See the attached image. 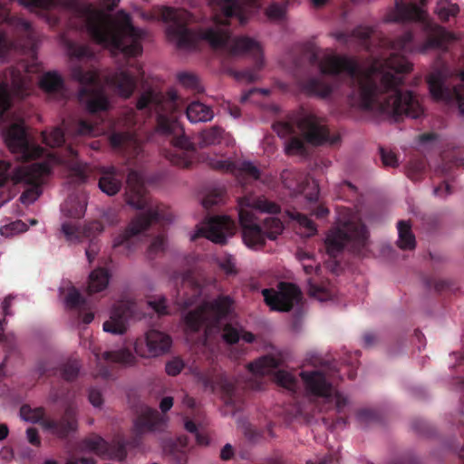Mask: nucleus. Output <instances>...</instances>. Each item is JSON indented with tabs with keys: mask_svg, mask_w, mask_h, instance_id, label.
<instances>
[{
	"mask_svg": "<svg viewBox=\"0 0 464 464\" xmlns=\"http://www.w3.org/2000/svg\"><path fill=\"white\" fill-rule=\"evenodd\" d=\"M426 1L395 0L390 20L414 24L393 39H381L382 45L391 53L388 57L374 58L367 69L345 55L326 54L320 58L314 48L308 51L310 64H317L324 75L345 74L347 99L352 107L376 112L393 121L420 119L424 115L420 100L413 92L401 89L404 84L401 74L412 69L405 54L447 51L448 44L454 40L451 33L429 17L423 8Z\"/></svg>",
	"mask_w": 464,
	"mask_h": 464,
	"instance_id": "obj_1",
	"label": "nucleus"
},
{
	"mask_svg": "<svg viewBox=\"0 0 464 464\" xmlns=\"http://www.w3.org/2000/svg\"><path fill=\"white\" fill-rule=\"evenodd\" d=\"M18 1L32 9L47 10L61 5L69 12L68 25L78 31H86L96 44L125 57H136L142 53L144 33L133 25L130 15L123 10L112 17L82 0Z\"/></svg>",
	"mask_w": 464,
	"mask_h": 464,
	"instance_id": "obj_2",
	"label": "nucleus"
},
{
	"mask_svg": "<svg viewBox=\"0 0 464 464\" xmlns=\"http://www.w3.org/2000/svg\"><path fill=\"white\" fill-rule=\"evenodd\" d=\"M159 17L167 24L166 34L169 41L179 49H196L201 40L208 42L212 48H225L231 55H249L255 61L254 68L237 72V79L254 82L258 79V71L263 67L262 49L258 42L248 36L231 39L227 29L208 28L194 31L188 28L191 14L185 9L162 6Z\"/></svg>",
	"mask_w": 464,
	"mask_h": 464,
	"instance_id": "obj_3",
	"label": "nucleus"
},
{
	"mask_svg": "<svg viewBox=\"0 0 464 464\" xmlns=\"http://www.w3.org/2000/svg\"><path fill=\"white\" fill-rule=\"evenodd\" d=\"M126 202L136 209L145 210L131 219L125 230L113 239V248L124 247L126 253L132 251L137 237L151 227H159L160 233L148 247L147 256L154 259L166 248L164 226L172 221V214L163 204L154 203L147 195L144 178L137 170H130L126 179Z\"/></svg>",
	"mask_w": 464,
	"mask_h": 464,
	"instance_id": "obj_4",
	"label": "nucleus"
},
{
	"mask_svg": "<svg viewBox=\"0 0 464 464\" xmlns=\"http://www.w3.org/2000/svg\"><path fill=\"white\" fill-rule=\"evenodd\" d=\"M136 108L155 113L158 131L171 136L172 149L166 154L171 164L189 168L196 160L197 149L179 121L182 110L178 96L175 93L166 96L160 92L150 89L140 95Z\"/></svg>",
	"mask_w": 464,
	"mask_h": 464,
	"instance_id": "obj_5",
	"label": "nucleus"
},
{
	"mask_svg": "<svg viewBox=\"0 0 464 464\" xmlns=\"http://www.w3.org/2000/svg\"><path fill=\"white\" fill-rule=\"evenodd\" d=\"M273 129L280 137L292 136L285 145L288 155H308L305 142L319 146L324 143L336 145L341 140L339 134H331L324 119L310 112L301 116L291 115L286 121H278L273 124Z\"/></svg>",
	"mask_w": 464,
	"mask_h": 464,
	"instance_id": "obj_6",
	"label": "nucleus"
},
{
	"mask_svg": "<svg viewBox=\"0 0 464 464\" xmlns=\"http://www.w3.org/2000/svg\"><path fill=\"white\" fill-rule=\"evenodd\" d=\"M239 224L242 228L244 243L251 248H261L266 239L275 240L283 232L284 225L278 218L270 217L263 221V226L257 221L255 212L277 214L281 208L278 204L265 197L245 196L238 201Z\"/></svg>",
	"mask_w": 464,
	"mask_h": 464,
	"instance_id": "obj_7",
	"label": "nucleus"
},
{
	"mask_svg": "<svg viewBox=\"0 0 464 464\" xmlns=\"http://www.w3.org/2000/svg\"><path fill=\"white\" fill-rule=\"evenodd\" d=\"M11 163L0 160V187H4L8 180L14 184L24 183L27 186L20 196L23 204L29 205L34 202L42 193V185L52 173L51 160L34 162L27 167H18L12 169Z\"/></svg>",
	"mask_w": 464,
	"mask_h": 464,
	"instance_id": "obj_8",
	"label": "nucleus"
},
{
	"mask_svg": "<svg viewBox=\"0 0 464 464\" xmlns=\"http://www.w3.org/2000/svg\"><path fill=\"white\" fill-rule=\"evenodd\" d=\"M234 304V298L226 295H218L211 301H204L185 315L186 330L197 333L203 329L207 336L213 329L219 328L220 322L233 313Z\"/></svg>",
	"mask_w": 464,
	"mask_h": 464,
	"instance_id": "obj_9",
	"label": "nucleus"
},
{
	"mask_svg": "<svg viewBox=\"0 0 464 464\" xmlns=\"http://www.w3.org/2000/svg\"><path fill=\"white\" fill-rule=\"evenodd\" d=\"M368 230L360 219H349L331 229L325 238L326 252L331 257H337L345 247L359 254L365 247Z\"/></svg>",
	"mask_w": 464,
	"mask_h": 464,
	"instance_id": "obj_10",
	"label": "nucleus"
},
{
	"mask_svg": "<svg viewBox=\"0 0 464 464\" xmlns=\"http://www.w3.org/2000/svg\"><path fill=\"white\" fill-rule=\"evenodd\" d=\"M72 78L82 86L79 91V102L85 106L90 113L105 111L110 103L102 89L97 87L99 75L93 70H84L80 64H73L71 72Z\"/></svg>",
	"mask_w": 464,
	"mask_h": 464,
	"instance_id": "obj_11",
	"label": "nucleus"
},
{
	"mask_svg": "<svg viewBox=\"0 0 464 464\" xmlns=\"http://www.w3.org/2000/svg\"><path fill=\"white\" fill-rule=\"evenodd\" d=\"M300 377L304 382L306 392L322 399L323 404L319 409L320 411L333 410L337 413L343 412L347 405V399L334 390L322 372L303 371L300 372Z\"/></svg>",
	"mask_w": 464,
	"mask_h": 464,
	"instance_id": "obj_12",
	"label": "nucleus"
},
{
	"mask_svg": "<svg viewBox=\"0 0 464 464\" xmlns=\"http://www.w3.org/2000/svg\"><path fill=\"white\" fill-rule=\"evenodd\" d=\"M448 73V66L442 63L428 74L427 83L430 92L438 101L456 100L459 113L464 116V71L458 76L459 82L452 88L445 84Z\"/></svg>",
	"mask_w": 464,
	"mask_h": 464,
	"instance_id": "obj_13",
	"label": "nucleus"
},
{
	"mask_svg": "<svg viewBox=\"0 0 464 464\" xmlns=\"http://www.w3.org/2000/svg\"><path fill=\"white\" fill-rule=\"evenodd\" d=\"M20 416L26 421L38 423L44 431L72 432L78 425L76 411L72 407H68L58 420L47 417L43 407L31 408L26 404L20 408Z\"/></svg>",
	"mask_w": 464,
	"mask_h": 464,
	"instance_id": "obj_14",
	"label": "nucleus"
},
{
	"mask_svg": "<svg viewBox=\"0 0 464 464\" xmlns=\"http://www.w3.org/2000/svg\"><path fill=\"white\" fill-rule=\"evenodd\" d=\"M3 135L8 149L24 161L40 158L45 152L44 148L30 140L23 122L13 123Z\"/></svg>",
	"mask_w": 464,
	"mask_h": 464,
	"instance_id": "obj_15",
	"label": "nucleus"
},
{
	"mask_svg": "<svg viewBox=\"0 0 464 464\" xmlns=\"http://www.w3.org/2000/svg\"><path fill=\"white\" fill-rule=\"evenodd\" d=\"M144 313L140 304L132 300H121L115 304L110 319L103 323V330L112 334H123L127 331L129 320H140Z\"/></svg>",
	"mask_w": 464,
	"mask_h": 464,
	"instance_id": "obj_16",
	"label": "nucleus"
},
{
	"mask_svg": "<svg viewBox=\"0 0 464 464\" xmlns=\"http://www.w3.org/2000/svg\"><path fill=\"white\" fill-rule=\"evenodd\" d=\"M262 295L270 309L279 312H289L301 299L300 289L295 285L286 282L279 283L278 291L272 288L263 289Z\"/></svg>",
	"mask_w": 464,
	"mask_h": 464,
	"instance_id": "obj_17",
	"label": "nucleus"
},
{
	"mask_svg": "<svg viewBox=\"0 0 464 464\" xmlns=\"http://www.w3.org/2000/svg\"><path fill=\"white\" fill-rule=\"evenodd\" d=\"M172 344L171 337L158 330H150L144 337L134 343V350L141 357H157L169 352Z\"/></svg>",
	"mask_w": 464,
	"mask_h": 464,
	"instance_id": "obj_18",
	"label": "nucleus"
},
{
	"mask_svg": "<svg viewBox=\"0 0 464 464\" xmlns=\"http://www.w3.org/2000/svg\"><path fill=\"white\" fill-rule=\"evenodd\" d=\"M235 222L226 216H215L207 218L204 226L199 227L193 237H203L208 240L225 245L228 237H231L235 230Z\"/></svg>",
	"mask_w": 464,
	"mask_h": 464,
	"instance_id": "obj_19",
	"label": "nucleus"
},
{
	"mask_svg": "<svg viewBox=\"0 0 464 464\" xmlns=\"http://www.w3.org/2000/svg\"><path fill=\"white\" fill-rule=\"evenodd\" d=\"M204 385L212 392L220 389L226 405L231 406L234 413L242 409L245 399L238 382H234L225 374H219L215 381L210 378H205Z\"/></svg>",
	"mask_w": 464,
	"mask_h": 464,
	"instance_id": "obj_20",
	"label": "nucleus"
},
{
	"mask_svg": "<svg viewBox=\"0 0 464 464\" xmlns=\"http://www.w3.org/2000/svg\"><path fill=\"white\" fill-rule=\"evenodd\" d=\"M280 360L272 355H265L247 365V373L251 376L246 382L244 388L251 390H261L263 378L272 373L280 365Z\"/></svg>",
	"mask_w": 464,
	"mask_h": 464,
	"instance_id": "obj_21",
	"label": "nucleus"
},
{
	"mask_svg": "<svg viewBox=\"0 0 464 464\" xmlns=\"http://www.w3.org/2000/svg\"><path fill=\"white\" fill-rule=\"evenodd\" d=\"M169 418L160 414L156 409L143 407L134 420V428L140 434L163 432L167 428Z\"/></svg>",
	"mask_w": 464,
	"mask_h": 464,
	"instance_id": "obj_22",
	"label": "nucleus"
},
{
	"mask_svg": "<svg viewBox=\"0 0 464 464\" xmlns=\"http://www.w3.org/2000/svg\"><path fill=\"white\" fill-rule=\"evenodd\" d=\"M203 294L202 284L195 277L191 271L182 275L180 289L177 290L176 304L187 309L194 305Z\"/></svg>",
	"mask_w": 464,
	"mask_h": 464,
	"instance_id": "obj_23",
	"label": "nucleus"
},
{
	"mask_svg": "<svg viewBox=\"0 0 464 464\" xmlns=\"http://www.w3.org/2000/svg\"><path fill=\"white\" fill-rule=\"evenodd\" d=\"M219 11L221 12L224 19H217L218 24H228V19L237 18L240 24H245L248 16L246 8L243 5L249 7H256L257 0H213Z\"/></svg>",
	"mask_w": 464,
	"mask_h": 464,
	"instance_id": "obj_24",
	"label": "nucleus"
},
{
	"mask_svg": "<svg viewBox=\"0 0 464 464\" xmlns=\"http://www.w3.org/2000/svg\"><path fill=\"white\" fill-rule=\"evenodd\" d=\"M100 174L98 182L100 189L109 196L116 195L122 187L125 177L123 170L114 166L102 167Z\"/></svg>",
	"mask_w": 464,
	"mask_h": 464,
	"instance_id": "obj_25",
	"label": "nucleus"
},
{
	"mask_svg": "<svg viewBox=\"0 0 464 464\" xmlns=\"http://www.w3.org/2000/svg\"><path fill=\"white\" fill-rule=\"evenodd\" d=\"M106 81L124 99L130 98L137 87L136 77L125 70H118L108 75Z\"/></svg>",
	"mask_w": 464,
	"mask_h": 464,
	"instance_id": "obj_26",
	"label": "nucleus"
},
{
	"mask_svg": "<svg viewBox=\"0 0 464 464\" xmlns=\"http://www.w3.org/2000/svg\"><path fill=\"white\" fill-rule=\"evenodd\" d=\"M80 368L81 363L78 360L70 359L65 363H63L61 368L51 367L48 362H41L38 364L36 371L39 377L45 375L53 376L60 373L64 380L72 381L78 376Z\"/></svg>",
	"mask_w": 464,
	"mask_h": 464,
	"instance_id": "obj_27",
	"label": "nucleus"
},
{
	"mask_svg": "<svg viewBox=\"0 0 464 464\" xmlns=\"http://www.w3.org/2000/svg\"><path fill=\"white\" fill-rule=\"evenodd\" d=\"M41 90L50 99L62 100L66 96V87L63 77L56 72H47L39 81Z\"/></svg>",
	"mask_w": 464,
	"mask_h": 464,
	"instance_id": "obj_28",
	"label": "nucleus"
},
{
	"mask_svg": "<svg viewBox=\"0 0 464 464\" xmlns=\"http://www.w3.org/2000/svg\"><path fill=\"white\" fill-rule=\"evenodd\" d=\"M215 168L230 171L236 176L248 179L257 180L260 178L259 169L250 161H243L237 165L231 161L220 160L217 162Z\"/></svg>",
	"mask_w": 464,
	"mask_h": 464,
	"instance_id": "obj_29",
	"label": "nucleus"
},
{
	"mask_svg": "<svg viewBox=\"0 0 464 464\" xmlns=\"http://www.w3.org/2000/svg\"><path fill=\"white\" fill-rule=\"evenodd\" d=\"M67 152L70 159L65 161V164L68 166L70 170V181L75 184L84 183L88 179L87 164L77 160L78 152L74 148L69 146L67 148Z\"/></svg>",
	"mask_w": 464,
	"mask_h": 464,
	"instance_id": "obj_30",
	"label": "nucleus"
},
{
	"mask_svg": "<svg viewBox=\"0 0 464 464\" xmlns=\"http://www.w3.org/2000/svg\"><path fill=\"white\" fill-rule=\"evenodd\" d=\"M185 113L191 123L208 122L214 118L212 107L198 101L189 102L186 107Z\"/></svg>",
	"mask_w": 464,
	"mask_h": 464,
	"instance_id": "obj_31",
	"label": "nucleus"
},
{
	"mask_svg": "<svg viewBox=\"0 0 464 464\" xmlns=\"http://www.w3.org/2000/svg\"><path fill=\"white\" fill-rule=\"evenodd\" d=\"M374 31L369 26H358L354 28L351 33L341 32L336 34L337 41L343 44H349L353 38H356L361 41L362 44L370 51L371 43L370 40L373 35Z\"/></svg>",
	"mask_w": 464,
	"mask_h": 464,
	"instance_id": "obj_32",
	"label": "nucleus"
},
{
	"mask_svg": "<svg viewBox=\"0 0 464 464\" xmlns=\"http://www.w3.org/2000/svg\"><path fill=\"white\" fill-rule=\"evenodd\" d=\"M301 86L308 95L323 99L329 97L334 92V87L331 84L316 77L304 81Z\"/></svg>",
	"mask_w": 464,
	"mask_h": 464,
	"instance_id": "obj_33",
	"label": "nucleus"
},
{
	"mask_svg": "<svg viewBox=\"0 0 464 464\" xmlns=\"http://www.w3.org/2000/svg\"><path fill=\"white\" fill-rule=\"evenodd\" d=\"M10 22L15 28L22 32L29 39H33L34 30L32 24L20 17H11L10 10L5 2L0 1V24Z\"/></svg>",
	"mask_w": 464,
	"mask_h": 464,
	"instance_id": "obj_34",
	"label": "nucleus"
},
{
	"mask_svg": "<svg viewBox=\"0 0 464 464\" xmlns=\"http://www.w3.org/2000/svg\"><path fill=\"white\" fill-rule=\"evenodd\" d=\"M222 337L227 343L234 344L243 340L245 343H251L255 341V335L244 330L241 326H233L227 324L223 328Z\"/></svg>",
	"mask_w": 464,
	"mask_h": 464,
	"instance_id": "obj_35",
	"label": "nucleus"
},
{
	"mask_svg": "<svg viewBox=\"0 0 464 464\" xmlns=\"http://www.w3.org/2000/svg\"><path fill=\"white\" fill-rule=\"evenodd\" d=\"M397 228H398V246L401 249L404 250H411L415 247L416 240L415 236L413 235L411 231V226L410 222L405 220H400L397 223Z\"/></svg>",
	"mask_w": 464,
	"mask_h": 464,
	"instance_id": "obj_36",
	"label": "nucleus"
},
{
	"mask_svg": "<svg viewBox=\"0 0 464 464\" xmlns=\"http://www.w3.org/2000/svg\"><path fill=\"white\" fill-rule=\"evenodd\" d=\"M434 13L442 23L450 22L455 19L459 13V6L450 0H438Z\"/></svg>",
	"mask_w": 464,
	"mask_h": 464,
	"instance_id": "obj_37",
	"label": "nucleus"
},
{
	"mask_svg": "<svg viewBox=\"0 0 464 464\" xmlns=\"http://www.w3.org/2000/svg\"><path fill=\"white\" fill-rule=\"evenodd\" d=\"M110 279V274L105 268H97L89 276L88 291L89 294L99 293L104 290Z\"/></svg>",
	"mask_w": 464,
	"mask_h": 464,
	"instance_id": "obj_38",
	"label": "nucleus"
},
{
	"mask_svg": "<svg viewBox=\"0 0 464 464\" xmlns=\"http://www.w3.org/2000/svg\"><path fill=\"white\" fill-rule=\"evenodd\" d=\"M224 130L219 126H213L202 130L198 134V146L206 148L211 145L219 144L223 140Z\"/></svg>",
	"mask_w": 464,
	"mask_h": 464,
	"instance_id": "obj_39",
	"label": "nucleus"
},
{
	"mask_svg": "<svg viewBox=\"0 0 464 464\" xmlns=\"http://www.w3.org/2000/svg\"><path fill=\"white\" fill-rule=\"evenodd\" d=\"M102 359L106 362H117L123 365H133L136 362V358L130 350L127 348L108 351L102 353Z\"/></svg>",
	"mask_w": 464,
	"mask_h": 464,
	"instance_id": "obj_40",
	"label": "nucleus"
},
{
	"mask_svg": "<svg viewBox=\"0 0 464 464\" xmlns=\"http://www.w3.org/2000/svg\"><path fill=\"white\" fill-rule=\"evenodd\" d=\"M357 420L363 425H372L382 421V413L375 408H362L356 413Z\"/></svg>",
	"mask_w": 464,
	"mask_h": 464,
	"instance_id": "obj_41",
	"label": "nucleus"
},
{
	"mask_svg": "<svg viewBox=\"0 0 464 464\" xmlns=\"http://www.w3.org/2000/svg\"><path fill=\"white\" fill-rule=\"evenodd\" d=\"M109 140L111 146L119 151H124L129 146L136 144L132 135L127 132H113L111 134Z\"/></svg>",
	"mask_w": 464,
	"mask_h": 464,
	"instance_id": "obj_42",
	"label": "nucleus"
},
{
	"mask_svg": "<svg viewBox=\"0 0 464 464\" xmlns=\"http://www.w3.org/2000/svg\"><path fill=\"white\" fill-rule=\"evenodd\" d=\"M43 142L51 148L62 146L65 142L64 131L60 127H54L50 131L42 132Z\"/></svg>",
	"mask_w": 464,
	"mask_h": 464,
	"instance_id": "obj_43",
	"label": "nucleus"
},
{
	"mask_svg": "<svg viewBox=\"0 0 464 464\" xmlns=\"http://www.w3.org/2000/svg\"><path fill=\"white\" fill-rule=\"evenodd\" d=\"M179 82L186 89L190 90L196 93H200L204 91L197 75L191 72H183L177 75Z\"/></svg>",
	"mask_w": 464,
	"mask_h": 464,
	"instance_id": "obj_44",
	"label": "nucleus"
},
{
	"mask_svg": "<svg viewBox=\"0 0 464 464\" xmlns=\"http://www.w3.org/2000/svg\"><path fill=\"white\" fill-rule=\"evenodd\" d=\"M296 191L304 194L305 198L310 202H314L318 199L319 188L314 179L310 180L305 178L298 184Z\"/></svg>",
	"mask_w": 464,
	"mask_h": 464,
	"instance_id": "obj_45",
	"label": "nucleus"
},
{
	"mask_svg": "<svg viewBox=\"0 0 464 464\" xmlns=\"http://www.w3.org/2000/svg\"><path fill=\"white\" fill-rule=\"evenodd\" d=\"M64 304L69 309H79L85 304V300L79 290L75 286L71 285L64 296Z\"/></svg>",
	"mask_w": 464,
	"mask_h": 464,
	"instance_id": "obj_46",
	"label": "nucleus"
},
{
	"mask_svg": "<svg viewBox=\"0 0 464 464\" xmlns=\"http://www.w3.org/2000/svg\"><path fill=\"white\" fill-rule=\"evenodd\" d=\"M288 2L283 0L281 3H273L266 10V14L270 20L283 21L285 18Z\"/></svg>",
	"mask_w": 464,
	"mask_h": 464,
	"instance_id": "obj_47",
	"label": "nucleus"
},
{
	"mask_svg": "<svg viewBox=\"0 0 464 464\" xmlns=\"http://www.w3.org/2000/svg\"><path fill=\"white\" fill-rule=\"evenodd\" d=\"M225 190L222 188H212L202 199V206L206 209H209L216 205L224 202Z\"/></svg>",
	"mask_w": 464,
	"mask_h": 464,
	"instance_id": "obj_48",
	"label": "nucleus"
},
{
	"mask_svg": "<svg viewBox=\"0 0 464 464\" xmlns=\"http://www.w3.org/2000/svg\"><path fill=\"white\" fill-rule=\"evenodd\" d=\"M105 448L106 442L102 436L94 437V439L85 437L81 445V450H87L97 454L102 453Z\"/></svg>",
	"mask_w": 464,
	"mask_h": 464,
	"instance_id": "obj_49",
	"label": "nucleus"
},
{
	"mask_svg": "<svg viewBox=\"0 0 464 464\" xmlns=\"http://www.w3.org/2000/svg\"><path fill=\"white\" fill-rule=\"evenodd\" d=\"M275 381L280 386L288 389L290 391H294L297 386L296 378L288 372L283 370H277L275 372Z\"/></svg>",
	"mask_w": 464,
	"mask_h": 464,
	"instance_id": "obj_50",
	"label": "nucleus"
},
{
	"mask_svg": "<svg viewBox=\"0 0 464 464\" xmlns=\"http://www.w3.org/2000/svg\"><path fill=\"white\" fill-rule=\"evenodd\" d=\"M12 107V95L7 82H0V120Z\"/></svg>",
	"mask_w": 464,
	"mask_h": 464,
	"instance_id": "obj_51",
	"label": "nucleus"
},
{
	"mask_svg": "<svg viewBox=\"0 0 464 464\" xmlns=\"http://www.w3.org/2000/svg\"><path fill=\"white\" fill-rule=\"evenodd\" d=\"M426 162L423 159L411 160L409 162L407 175L411 180H418L424 173Z\"/></svg>",
	"mask_w": 464,
	"mask_h": 464,
	"instance_id": "obj_52",
	"label": "nucleus"
},
{
	"mask_svg": "<svg viewBox=\"0 0 464 464\" xmlns=\"http://www.w3.org/2000/svg\"><path fill=\"white\" fill-rule=\"evenodd\" d=\"M68 49L71 57L75 58L78 61L82 59H92L94 57L93 52L86 45H78L71 43Z\"/></svg>",
	"mask_w": 464,
	"mask_h": 464,
	"instance_id": "obj_53",
	"label": "nucleus"
},
{
	"mask_svg": "<svg viewBox=\"0 0 464 464\" xmlns=\"http://www.w3.org/2000/svg\"><path fill=\"white\" fill-rule=\"evenodd\" d=\"M292 218L296 220L301 227L305 228L307 237L314 236L316 233L317 230L315 224L306 215L295 212L292 215Z\"/></svg>",
	"mask_w": 464,
	"mask_h": 464,
	"instance_id": "obj_54",
	"label": "nucleus"
},
{
	"mask_svg": "<svg viewBox=\"0 0 464 464\" xmlns=\"http://www.w3.org/2000/svg\"><path fill=\"white\" fill-rule=\"evenodd\" d=\"M166 297L163 295L154 296L148 300L147 304L159 315L169 314Z\"/></svg>",
	"mask_w": 464,
	"mask_h": 464,
	"instance_id": "obj_55",
	"label": "nucleus"
},
{
	"mask_svg": "<svg viewBox=\"0 0 464 464\" xmlns=\"http://www.w3.org/2000/svg\"><path fill=\"white\" fill-rule=\"evenodd\" d=\"M73 131L77 136L92 135L94 131V126L87 121L80 120L75 122Z\"/></svg>",
	"mask_w": 464,
	"mask_h": 464,
	"instance_id": "obj_56",
	"label": "nucleus"
},
{
	"mask_svg": "<svg viewBox=\"0 0 464 464\" xmlns=\"http://www.w3.org/2000/svg\"><path fill=\"white\" fill-rule=\"evenodd\" d=\"M380 154L382 162L384 167L395 168L398 166L397 156L392 151H389L383 148H380Z\"/></svg>",
	"mask_w": 464,
	"mask_h": 464,
	"instance_id": "obj_57",
	"label": "nucleus"
},
{
	"mask_svg": "<svg viewBox=\"0 0 464 464\" xmlns=\"http://www.w3.org/2000/svg\"><path fill=\"white\" fill-rule=\"evenodd\" d=\"M104 227L101 221L94 220L88 223L84 227V235L86 237H94L97 234H101Z\"/></svg>",
	"mask_w": 464,
	"mask_h": 464,
	"instance_id": "obj_58",
	"label": "nucleus"
},
{
	"mask_svg": "<svg viewBox=\"0 0 464 464\" xmlns=\"http://www.w3.org/2000/svg\"><path fill=\"white\" fill-rule=\"evenodd\" d=\"M62 231L66 237L67 240L72 241L73 239H78L79 237L78 227L71 222L63 223L62 225Z\"/></svg>",
	"mask_w": 464,
	"mask_h": 464,
	"instance_id": "obj_59",
	"label": "nucleus"
},
{
	"mask_svg": "<svg viewBox=\"0 0 464 464\" xmlns=\"http://www.w3.org/2000/svg\"><path fill=\"white\" fill-rule=\"evenodd\" d=\"M183 367V362L176 358L167 362L166 372L170 376H176L182 371Z\"/></svg>",
	"mask_w": 464,
	"mask_h": 464,
	"instance_id": "obj_60",
	"label": "nucleus"
},
{
	"mask_svg": "<svg viewBox=\"0 0 464 464\" xmlns=\"http://www.w3.org/2000/svg\"><path fill=\"white\" fill-rule=\"evenodd\" d=\"M219 267L225 272L227 276H235L237 274V270L235 266V262L231 256L226 257L219 262Z\"/></svg>",
	"mask_w": 464,
	"mask_h": 464,
	"instance_id": "obj_61",
	"label": "nucleus"
},
{
	"mask_svg": "<svg viewBox=\"0 0 464 464\" xmlns=\"http://www.w3.org/2000/svg\"><path fill=\"white\" fill-rule=\"evenodd\" d=\"M89 401L94 406V407H101L103 403V398L101 393V392L95 388H92L89 391L88 394Z\"/></svg>",
	"mask_w": 464,
	"mask_h": 464,
	"instance_id": "obj_62",
	"label": "nucleus"
},
{
	"mask_svg": "<svg viewBox=\"0 0 464 464\" xmlns=\"http://www.w3.org/2000/svg\"><path fill=\"white\" fill-rule=\"evenodd\" d=\"M238 427L241 428L243 435H258L252 424L246 419L239 418L237 420Z\"/></svg>",
	"mask_w": 464,
	"mask_h": 464,
	"instance_id": "obj_63",
	"label": "nucleus"
},
{
	"mask_svg": "<svg viewBox=\"0 0 464 464\" xmlns=\"http://www.w3.org/2000/svg\"><path fill=\"white\" fill-rule=\"evenodd\" d=\"M13 85L14 87L16 94L24 98L25 95H27V87L26 82L23 78H20L19 80H13Z\"/></svg>",
	"mask_w": 464,
	"mask_h": 464,
	"instance_id": "obj_64",
	"label": "nucleus"
}]
</instances>
